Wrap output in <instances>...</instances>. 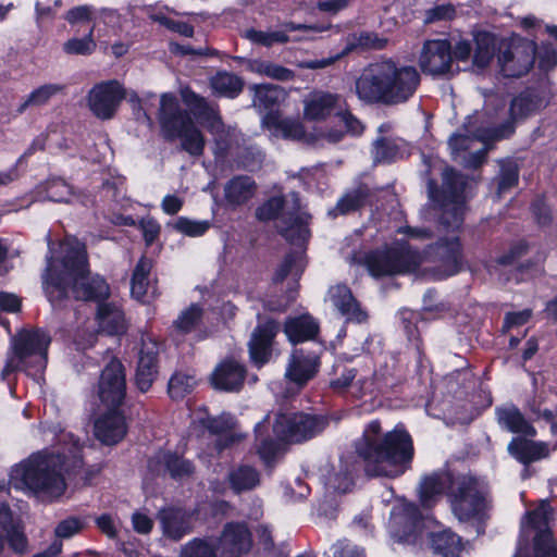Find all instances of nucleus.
Returning <instances> with one entry per match:
<instances>
[{"mask_svg": "<svg viewBox=\"0 0 557 557\" xmlns=\"http://www.w3.org/2000/svg\"><path fill=\"white\" fill-rule=\"evenodd\" d=\"M401 141L381 138L374 143L372 154L374 162H391L401 157Z\"/></svg>", "mask_w": 557, "mask_h": 557, "instance_id": "47", "label": "nucleus"}, {"mask_svg": "<svg viewBox=\"0 0 557 557\" xmlns=\"http://www.w3.org/2000/svg\"><path fill=\"white\" fill-rule=\"evenodd\" d=\"M329 424L326 414L298 411L277 414L273 431L281 441L301 444L320 435Z\"/></svg>", "mask_w": 557, "mask_h": 557, "instance_id": "12", "label": "nucleus"}, {"mask_svg": "<svg viewBox=\"0 0 557 557\" xmlns=\"http://www.w3.org/2000/svg\"><path fill=\"white\" fill-rule=\"evenodd\" d=\"M442 176L441 189L435 187L434 182L429 183V196L440 215V225L447 232H456L463 222L470 187L465 177L451 168H446Z\"/></svg>", "mask_w": 557, "mask_h": 557, "instance_id": "8", "label": "nucleus"}, {"mask_svg": "<svg viewBox=\"0 0 557 557\" xmlns=\"http://www.w3.org/2000/svg\"><path fill=\"white\" fill-rule=\"evenodd\" d=\"M473 64L478 69H485L495 55L496 38L488 32L478 30L473 33Z\"/></svg>", "mask_w": 557, "mask_h": 557, "instance_id": "38", "label": "nucleus"}, {"mask_svg": "<svg viewBox=\"0 0 557 557\" xmlns=\"http://www.w3.org/2000/svg\"><path fill=\"white\" fill-rule=\"evenodd\" d=\"M420 84L414 66L404 65L391 59L367 65L356 79L358 98L366 103L387 106L408 101Z\"/></svg>", "mask_w": 557, "mask_h": 557, "instance_id": "6", "label": "nucleus"}, {"mask_svg": "<svg viewBox=\"0 0 557 557\" xmlns=\"http://www.w3.org/2000/svg\"><path fill=\"white\" fill-rule=\"evenodd\" d=\"M419 507L412 503H405L393 508L391 522L394 527H400L404 534H410L421 521Z\"/></svg>", "mask_w": 557, "mask_h": 557, "instance_id": "39", "label": "nucleus"}, {"mask_svg": "<svg viewBox=\"0 0 557 557\" xmlns=\"http://www.w3.org/2000/svg\"><path fill=\"white\" fill-rule=\"evenodd\" d=\"M22 309V299L16 294L0 293V310L7 312H18Z\"/></svg>", "mask_w": 557, "mask_h": 557, "instance_id": "63", "label": "nucleus"}, {"mask_svg": "<svg viewBox=\"0 0 557 557\" xmlns=\"http://www.w3.org/2000/svg\"><path fill=\"white\" fill-rule=\"evenodd\" d=\"M262 124L275 137L298 140L313 146L323 145L324 143L336 144L343 139L342 131L314 129L312 133H307L299 120L281 117L272 112H269L262 119Z\"/></svg>", "mask_w": 557, "mask_h": 557, "instance_id": "13", "label": "nucleus"}, {"mask_svg": "<svg viewBox=\"0 0 557 557\" xmlns=\"http://www.w3.org/2000/svg\"><path fill=\"white\" fill-rule=\"evenodd\" d=\"M216 542L221 557H242L251 549L252 535L245 522H227Z\"/></svg>", "mask_w": 557, "mask_h": 557, "instance_id": "23", "label": "nucleus"}, {"mask_svg": "<svg viewBox=\"0 0 557 557\" xmlns=\"http://www.w3.org/2000/svg\"><path fill=\"white\" fill-rule=\"evenodd\" d=\"M423 73L431 76H446L454 73L450 42L446 39L426 40L419 55Z\"/></svg>", "mask_w": 557, "mask_h": 557, "instance_id": "18", "label": "nucleus"}, {"mask_svg": "<svg viewBox=\"0 0 557 557\" xmlns=\"http://www.w3.org/2000/svg\"><path fill=\"white\" fill-rule=\"evenodd\" d=\"M537 55L542 71H550L557 65V51L550 45H542Z\"/></svg>", "mask_w": 557, "mask_h": 557, "instance_id": "58", "label": "nucleus"}, {"mask_svg": "<svg viewBox=\"0 0 557 557\" xmlns=\"http://www.w3.org/2000/svg\"><path fill=\"white\" fill-rule=\"evenodd\" d=\"M535 557H557V543L549 529L541 530L533 541Z\"/></svg>", "mask_w": 557, "mask_h": 557, "instance_id": "51", "label": "nucleus"}, {"mask_svg": "<svg viewBox=\"0 0 557 557\" xmlns=\"http://www.w3.org/2000/svg\"><path fill=\"white\" fill-rule=\"evenodd\" d=\"M63 86L59 84H46L34 89L18 109L23 112L28 107H40L46 104L52 97L62 92Z\"/></svg>", "mask_w": 557, "mask_h": 557, "instance_id": "46", "label": "nucleus"}, {"mask_svg": "<svg viewBox=\"0 0 557 557\" xmlns=\"http://www.w3.org/2000/svg\"><path fill=\"white\" fill-rule=\"evenodd\" d=\"M246 368L235 360L221 362L211 374L212 386L218 391L237 393L246 379Z\"/></svg>", "mask_w": 557, "mask_h": 557, "instance_id": "27", "label": "nucleus"}, {"mask_svg": "<svg viewBox=\"0 0 557 557\" xmlns=\"http://www.w3.org/2000/svg\"><path fill=\"white\" fill-rule=\"evenodd\" d=\"M532 438L524 435L512 437L507 445L508 454L524 466L547 458L550 455L548 443Z\"/></svg>", "mask_w": 557, "mask_h": 557, "instance_id": "26", "label": "nucleus"}, {"mask_svg": "<svg viewBox=\"0 0 557 557\" xmlns=\"http://www.w3.org/2000/svg\"><path fill=\"white\" fill-rule=\"evenodd\" d=\"M256 185L251 177L235 176L224 186V198L230 207L236 208L247 202L255 194Z\"/></svg>", "mask_w": 557, "mask_h": 557, "instance_id": "34", "label": "nucleus"}, {"mask_svg": "<svg viewBox=\"0 0 557 557\" xmlns=\"http://www.w3.org/2000/svg\"><path fill=\"white\" fill-rule=\"evenodd\" d=\"M552 510L548 505L542 504L540 507L532 511H528L525 513V518L528 519V523L533 528L539 530L548 529V520L550 518Z\"/></svg>", "mask_w": 557, "mask_h": 557, "instance_id": "56", "label": "nucleus"}, {"mask_svg": "<svg viewBox=\"0 0 557 557\" xmlns=\"http://www.w3.org/2000/svg\"><path fill=\"white\" fill-rule=\"evenodd\" d=\"M374 277L413 273L434 280L457 274L461 269V247L458 237L442 238L418 252L408 243H395L384 250L370 253L366 260Z\"/></svg>", "mask_w": 557, "mask_h": 557, "instance_id": "3", "label": "nucleus"}, {"mask_svg": "<svg viewBox=\"0 0 557 557\" xmlns=\"http://www.w3.org/2000/svg\"><path fill=\"white\" fill-rule=\"evenodd\" d=\"M124 98V88L113 79L95 85L88 92L87 103L98 119L109 120L115 114Z\"/></svg>", "mask_w": 557, "mask_h": 557, "instance_id": "19", "label": "nucleus"}, {"mask_svg": "<svg viewBox=\"0 0 557 557\" xmlns=\"http://www.w3.org/2000/svg\"><path fill=\"white\" fill-rule=\"evenodd\" d=\"M256 214L261 221L277 220L282 235L296 245L280 265L275 281H283L289 274L299 276L306 267L304 244L309 238L310 215L301 209L298 195L290 193L284 198H271L257 209Z\"/></svg>", "mask_w": 557, "mask_h": 557, "instance_id": "7", "label": "nucleus"}, {"mask_svg": "<svg viewBox=\"0 0 557 557\" xmlns=\"http://www.w3.org/2000/svg\"><path fill=\"white\" fill-rule=\"evenodd\" d=\"M430 547L433 554L441 557H461L463 552L462 539L450 530L432 532Z\"/></svg>", "mask_w": 557, "mask_h": 557, "instance_id": "33", "label": "nucleus"}, {"mask_svg": "<svg viewBox=\"0 0 557 557\" xmlns=\"http://www.w3.org/2000/svg\"><path fill=\"white\" fill-rule=\"evenodd\" d=\"M88 525V517L70 516L61 520L55 529L54 534L59 539H71L81 533Z\"/></svg>", "mask_w": 557, "mask_h": 557, "instance_id": "50", "label": "nucleus"}, {"mask_svg": "<svg viewBox=\"0 0 557 557\" xmlns=\"http://www.w3.org/2000/svg\"><path fill=\"white\" fill-rule=\"evenodd\" d=\"M319 329L312 315H292L284 323V333L293 345L314 341Z\"/></svg>", "mask_w": 557, "mask_h": 557, "instance_id": "30", "label": "nucleus"}, {"mask_svg": "<svg viewBox=\"0 0 557 557\" xmlns=\"http://www.w3.org/2000/svg\"><path fill=\"white\" fill-rule=\"evenodd\" d=\"M260 482V472L247 463L237 465L227 473V483L235 494L252 491Z\"/></svg>", "mask_w": 557, "mask_h": 557, "instance_id": "32", "label": "nucleus"}, {"mask_svg": "<svg viewBox=\"0 0 557 557\" xmlns=\"http://www.w3.org/2000/svg\"><path fill=\"white\" fill-rule=\"evenodd\" d=\"M218 542L211 537H195L186 543L181 550V557H216Z\"/></svg>", "mask_w": 557, "mask_h": 557, "instance_id": "42", "label": "nucleus"}, {"mask_svg": "<svg viewBox=\"0 0 557 557\" xmlns=\"http://www.w3.org/2000/svg\"><path fill=\"white\" fill-rule=\"evenodd\" d=\"M50 343V334L42 329H23L11 339L13 354L20 360L28 362L34 375H39L45 371Z\"/></svg>", "mask_w": 557, "mask_h": 557, "instance_id": "14", "label": "nucleus"}, {"mask_svg": "<svg viewBox=\"0 0 557 557\" xmlns=\"http://www.w3.org/2000/svg\"><path fill=\"white\" fill-rule=\"evenodd\" d=\"M444 493L453 513L462 522L482 517L491 506L487 485L475 476L438 470L421 479L419 499L423 508H432Z\"/></svg>", "mask_w": 557, "mask_h": 557, "instance_id": "4", "label": "nucleus"}, {"mask_svg": "<svg viewBox=\"0 0 557 557\" xmlns=\"http://www.w3.org/2000/svg\"><path fill=\"white\" fill-rule=\"evenodd\" d=\"M284 95V90L275 85L255 86L253 106L260 110L271 111Z\"/></svg>", "mask_w": 557, "mask_h": 557, "instance_id": "43", "label": "nucleus"}, {"mask_svg": "<svg viewBox=\"0 0 557 557\" xmlns=\"http://www.w3.org/2000/svg\"><path fill=\"white\" fill-rule=\"evenodd\" d=\"M62 438L71 441L72 444L69 448H64L62 453L38 451L32 454L12 469L11 481L16 486L27 487L47 498L54 499L63 495L66 490L63 473L69 471L66 453L73 458V467H78L82 463V446L79 441L70 433L63 434Z\"/></svg>", "mask_w": 557, "mask_h": 557, "instance_id": "5", "label": "nucleus"}, {"mask_svg": "<svg viewBox=\"0 0 557 557\" xmlns=\"http://www.w3.org/2000/svg\"><path fill=\"white\" fill-rule=\"evenodd\" d=\"M182 98L200 123L213 135L215 160H223L238 144V132L235 128H225L218 112L188 88L182 90Z\"/></svg>", "mask_w": 557, "mask_h": 557, "instance_id": "10", "label": "nucleus"}, {"mask_svg": "<svg viewBox=\"0 0 557 557\" xmlns=\"http://www.w3.org/2000/svg\"><path fill=\"white\" fill-rule=\"evenodd\" d=\"M210 226L209 221H196L183 216L177 219L174 224L176 231L190 237L202 236Z\"/></svg>", "mask_w": 557, "mask_h": 557, "instance_id": "55", "label": "nucleus"}, {"mask_svg": "<svg viewBox=\"0 0 557 557\" xmlns=\"http://www.w3.org/2000/svg\"><path fill=\"white\" fill-rule=\"evenodd\" d=\"M87 267L86 248L78 239L65 238L57 250L49 244L42 286L53 309H67V302L73 298L97 301V313H121L120 301L108 300L110 289L107 282L98 275L88 278Z\"/></svg>", "mask_w": 557, "mask_h": 557, "instance_id": "2", "label": "nucleus"}, {"mask_svg": "<svg viewBox=\"0 0 557 557\" xmlns=\"http://www.w3.org/2000/svg\"><path fill=\"white\" fill-rule=\"evenodd\" d=\"M451 308L446 301L438 300L434 290H428L423 297V310L432 312L449 311Z\"/></svg>", "mask_w": 557, "mask_h": 557, "instance_id": "61", "label": "nucleus"}, {"mask_svg": "<svg viewBox=\"0 0 557 557\" xmlns=\"http://www.w3.org/2000/svg\"><path fill=\"white\" fill-rule=\"evenodd\" d=\"M125 315H91L77 332L76 343L82 348L92 346L97 335L119 336L126 332Z\"/></svg>", "mask_w": 557, "mask_h": 557, "instance_id": "21", "label": "nucleus"}, {"mask_svg": "<svg viewBox=\"0 0 557 557\" xmlns=\"http://www.w3.org/2000/svg\"><path fill=\"white\" fill-rule=\"evenodd\" d=\"M159 122L166 139H181L182 149L193 157H199L205 149V137L194 125L189 115L178 104L175 95L166 92L161 96Z\"/></svg>", "mask_w": 557, "mask_h": 557, "instance_id": "9", "label": "nucleus"}, {"mask_svg": "<svg viewBox=\"0 0 557 557\" xmlns=\"http://www.w3.org/2000/svg\"><path fill=\"white\" fill-rule=\"evenodd\" d=\"M351 447L350 453L341 457L338 472L330 479L332 487L339 493H347L360 472L368 478H399L411 468L414 457L413 440L405 424L397 423L384 431L379 419L363 426Z\"/></svg>", "mask_w": 557, "mask_h": 557, "instance_id": "1", "label": "nucleus"}, {"mask_svg": "<svg viewBox=\"0 0 557 557\" xmlns=\"http://www.w3.org/2000/svg\"><path fill=\"white\" fill-rule=\"evenodd\" d=\"M512 131V125L506 124L502 127L478 128L472 136L455 134L448 140L451 157L467 168H476L484 161L487 140L504 138Z\"/></svg>", "mask_w": 557, "mask_h": 557, "instance_id": "11", "label": "nucleus"}, {"mask_svg": "<svg viewBox=\"0 0 557 557\" xmlns=\"http://www.w3.org/2000/svg\"><path fill=\"white\" fill-rule=\"evenodd\" d=\"M151 269L152 262L146 257L140 258L134 269L131 281V295L138 301L146 302L149 290L152 289L149 278Z\"/></svg>", "mask_w": 557, "mask_h": 557, "instance_id": "35", "label": "nucleus"}, {"mask_svg": "<svg viewBox=\"0 0 557 557\" xmlns=\"http://www.w3.org/2000/svg\"><path fill=\"white\" fill-rule=\"evenodd\" d=\"M196 385L197 380L194 374L176 371L169 380L168 394L173 400H182L194 391Z\"/></svg>", "mask_w": 557, "mask_h": 557, "instance_id": "40", "label": "nucleus"}, {"mask_svg": "<svg viewBox=\"0 0 557 557\" xmlns=\"http://www.w3.org/2000/svg\"><path fill=\"white\" fill-rule=\"evenodd\" d=\"M235 425V419L231 413H222L218 417L208 418L205 426L212 434H222Z\"/></svg>", "mask_w": 557, "mask_h": 557, "instance_id": "57", "label": "nucleus"}, {"mask_svg": "<svg viewBox=\"0 0 557 557\" xmlns=\"http://www.w3.org/2000/svg\"><path fill=\"white\" fill-rule=\"evenodd\" d=\"M518 178V165L513 161H503L500 163V172L497 177V197L500 198L504 194L516 186Z\"/></svg>", "mask_w": 557, "mask_h": 557, "instance_id": "49", "label": "nucleus"}, {"mask_svg": "<svg viewBox=\"0 0 557 557\" xmlns=\"http://www.w3.org/2000/svg\"><path fill=\"white\" fill-rule=\"evenodd\" d=\"M319 350L307 347L294 348L288 358L285 377L299 387L305 386L319 372L321 360Z\"/></svg>", "mask_w": 557, "mask_h": 557, "instance_id": "20", "label": "nucleus"}, {"mask_svg": "<svg viewBox=\"0 0 557 557\" xmlns=\"http://www.w3.org/2000/svg\"><path fill=\"white\" fill-rule=\"evenodd\" d=\"M331 549L333 550V557H364L362 548L345 540L335 543Z\"/></svg>", "mask_w": 557, "mask_h": 557, "instance_id": "59", "label": "nucleus"}, {"mask_svg": "<svg viewBox=\"0 0 557 557\" xmlns=\"http://www.w3.org/2000/svg\"><path fill=\"white\" fill-rule=\"evenodd\" d=\"M536 46L533 41L515 37L498 47L497 64L506 77H521L533 67Z\"/></svg>", "mask_w": 557, "mask_h": 557, "instance_id": "15", "label": "nucleus"}, {"mask_svg": "<svg viewBox=\"0 0 557 557\" xmlns=\"http://www.w3.org/2000/svg\"><path fill=\"white\" fill-rule=\"evenodd\" d=\"M245 36L250 41L265 47H271L274 44H285L289 40L288 35L283 30L262 32L248 29L246 30Z\"/></svg>", "mask_w": 557, "mask_h": 557, "instance_id": "52", "label": "nucleus"}, {"mask_svg": "<svg viewBox=\"0 0 557 557\" xmlns=\"http://www.w3.org/2000/svg\"><path fill=\"white\" fill-rule=\"evenodd\" d=\"M341 111V99L335 94L314 90L304 99V116L307 121L322 122L333 117L334 124L336 114Z\"/></svg>", "mask_w": 557, "mask_h": 557, "instance_id": "24", "label": "nucleus"}, {"mask_svg": "<svg viewBox=\"0 0 557 557\" xmlns=\"http://www.w3.org/2000/svg\"><path fill=\"white\" fill-rule=\"evenodd\" d=\"M95 10L90 5H78L74 7L71 10L67 11L65 15V20L70 24H76L81 22H87L90 21L94 16Z\"/></svg>", "mask_w": 557, "mask_h": 557, "instance_id": "60", "label": "nucleus"}, {"mask_svg": "<svg viewBox=\"0 0 557 557\" xmlns=\"http://www.w3.org/2000/svg\"><path fill=\"white\" fill-rule=\"evenodd\" d=\"M159 374V344L149 335L141 336V347L135 371V385L141 392H148Z\"/></svg>", "mask_w": 557, "mask_h": 557, "instance_id": "22", "label": "nucleus"}, {"mask_svg": "<svg viewBox=\"0 0 557 557\" xmlns=\"http://www.w3.org/2000/svg\"><path fill=\"white\" fill-rule=\"evenodd\" d=\"M455 15V8L451 4H441L426 12L425 21L432 23L441 20H450Z\"/></svg>", "mask_w": 557, "mask_h": 557, "instance_id": "62", "label": "nucleus"}, {"mask_svg": "<svg viewBox=\"0 0 557 557\" xmlns=\"http://www.w3.org/2000/svg\"><path fill=\"white\" fill-rule=\"evenodd\" d=\"M547 99L535 90H527L516 97L510 104V116L513 120L523 119L545 107Z\"/></svg>", "mask_w": 557, "mask_h": 557, "instance_id": "36", "label": "nucleus"}, {"mask_svg": "<svg viewBox=\"0 0 557 557\" xmlns=\"http://www.w3.org/2000/svg\"><path fill=\"white\" fill-rule=\"evenodd\" d=\"M496 421L502 430L513 434H522L529 437H535L536 429L533 426L521 410L510 404L495 408Z\"/></svg>", "mask_w": 557, "mask_h": 557, "instance_id": "28", "label": "nucleus"}, {"mask_svg": "<svg viewBox=\"0 0 557 557\" xmlns=\"http://www.w3.org/2000/svg\"><path fill=\"white\" fill-rule=\"evenodd\" d=\"M164 468V471L174 480L188 478L193 474L195 467L188 459L183 458L176 453L163 451L159 453L149 461V467L153 469V463Z\"/></svg>", "mask_w": 557, "mask_h": 557, "instance_id": "31", "label": "nucleus"}, {"mask_svg": "<svg viewBox=\"0 0 557 557\" xmlns=\"http://www.w3.org/2000/svg\"><path fill=\"white\" fill-rule=\"evenodd\" d=\"M362 198L359 193L347 194L338 202L336 210L345 214L360 207Z\"/></svg>", "mask_w": 557, "mask_h": 557, "instance_id": "64", "label": "nucleus"}, {"mask_svg": "<svg viewBox=\"0 0 557 557\" xmlns=\"http://www.w3.org/2000/svg\"><path fill=\"white\" fill-rule=\"evenodd\" d=\"M336 129L342 131L343 136L345 135V133H349L351 135H360L363 131V125L352 114L342 110L338 114H336L334 127L331 128L330 131Z\"/></svg>", "mask_w": 557, "mask_h": 557, "instance_id": "54", "label": "nucleus"}, {"mask_svg": "<svg viewBox=\"0 0 557 557\" xmlns=\"http://www.w3.org/2000/svg\"><path fill=\"white\" fill-rule=\"evenodd\" d=\"M96 25L83 38H71L63 44V51L67 54H91L97 48V41L94 38Z\"/></svg>", "mask_w": 557, "mask_h": 557, "instance_id": "48", "label": "nucleus"}, {"mask_svg": "<svg viewBox=\"0 0 557 557\" xmlns=\"http://www.w3.org/2000/svg\"><path fill=\"white\" fill-rule=\"evenodd\" d=\"M163 534L174 541L181 540L193 530L191 516L181 508H164L159 512Z\"/></svg>", "mask_w": 557, "mask_h": 557, "instance_id": "29", "label": "nucleus"}, {"mask_svg": "<svg viewBox=\"0 0 557 557\" xmlns=\"http://www.w3.org/2000/svg\"><path fill=\"white\" fill-rule=\"evenodd\" d=\"M46 193L48 199L55 202H70L75 198L71 186L61 178H54L47 183Z\"/></svg>", "mask_w": 557, "mask_h": 557, "instance_id": "53", "label": "nucleus"}, {"mask_svg": "<svg viewBox=\"0 0 557 557\" xmlns=\"http://www.w3.org/2000/svg\"><path fill=\"white\" fill-rule=\"evenodd\" d=\"M386 45V39L379 37L373 33L354 34L347 37L346 46L343 49L344 54H348L358 49H382Z\"/></svg>", "mask_w": 557, "mask_h": 557, "instance_id": "44", "label": "nucleus"}, {"mask_svg": "<svg viewBox=\"0 0 557 557\" xmlns=\"http://www.w3.org/2000/svg\"><path fill=\"white\" fill-rule=\"evenodd\" d=\"M280 332V324L274 319H267L259 322L251 332L248 341V352L250 361L258 369L269 363L274 355H277L275 349V337Z\"/></svg>", "mask_w": 557, "mask_h": 557, "instance_id": "17", "label": "nucleus"}, {"mask_svg": "<svg viewBox=\"0 0 557 557\" xmlns=\"http://www.w3.org/2000/svg\"><path fill=\"white\" fill-rule=\"evenodd\" d=\"M326 301L339 313H361L359 302L346 285L337 284L330 287Z\"/></svg>", "mask_w": 557, "mask_h": 557, "instance_id": "37", "label": "nucleus"}, {"mask_svg": "<svg viewBox=\"0 0 557 557\" xmlns=\"http://www.w3.org/2000/svg\"><path fill=\"white\" fill-rule=\"evenodd\" d=\"M126 391V369L117 357H112L100 372L95 394L104 408H121Z\"/></svg>", "mask_w": 557, "mask_h": 557, "instance_id": "16", "label": "nucleus"}, {"mask_svg": "<svg viewBox=\"0 0 557 557\" xmlns=\"http://www.w3.org/2000/svg\"><path fill=\"white\" fill-rule=\"evenodd\" d=\"M211 87L220 96L235 98L243 89V82L235 74L220 72L211 78Z\"/></svg>", "mask_w": 557, "mask_h": 557, "instance_id": "41", "label": "nucleus"}, {"mask_svg": "<svg viewBox=\"0 0 557 557\" xmlns=\"http://www.w3.org/2000/svg\"><path fill=\"white\" fill-rule=\"evenodd\" d=\"M94 425L95 436L106 445L119 443L126 434L125 417L121 408H106Z\"/></svg>", "mask_w": 557, "mask_h": 557, "instance_id": "25", "label": "nucleus"}, {"mask_svg": "<svg viewBox=\"0 0 557 557\" xmlns=\"http://www.w3.org/2000/svg\"><path fill=\"white\" fill-rule=\"evenodd\" d=\"M249 69L253 73L281 82L290 81L295 76L292 70L269 61L253 60L249 63Z\"/></svg>", "mask_w": 557, "mask_h": 557, "instance_id": "45", "label": "nucleus"}]
</instances>
